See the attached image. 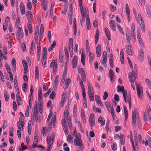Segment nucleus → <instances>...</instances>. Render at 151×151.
I'll use <instances>...</instances> for the list:
<instances>
[{"mask_svg": "<svg viewBox=\"0 0 151 151\" xmlns=\"http://www.w3.org/2000/svg\"><path fill=\"white\" fill-rule=\"evenodd\" d=\"M47 1L45 0H43L41 4V5L43 7V10L46 11L47 10Z\"/></svg>", "mask_w": 151, "mask_h": 151, "instance_id": "nucleus-28", "label": "nucleus"}, {"mask_svg": "<svg viewBox=\"0 0 151 151\" xmlns=\"http://www.w3.org/2000/svg\"><path fill=\"white\" fill-rule=\"evenodd\" d=\"M103 60L101 61V65L104 66H105L106 63L107 61V56H102Z\"/></svg>", "mask_w": 151, "mask_h": 151, "instance_id": "nucleus-30", "label": "nucleus"}, {"mask_svg": "<svg viewBox=\"0 0 151 151\" xmlns=\"http://www.w3.org/2000/svg\"><path fill=\"white\" fill-rule=\"evenodd\" d=\"M137 94L139 98L142 99L143 95L142 87L137 83H135Z\"/></svg>", "mask_w": 151, "mask_h": 151, "instance_id": "nucleus-2", "label": "nucleus"}, {"mask_svg": "<svg viewBox=\"0 0 151 151\" xmlns=\"http://www.w3.org/2000/svg\"><path fill=\"white\" fill-rule=\"evenodd\" d=\"M105 105L107 109L108 110H110L111 109V106L110 102L109 101H106L105 102Z\"/></svg>", "mask_w": 151, "mask_h": 151, "instance_id": "nucleus-48", "label": "nucleus"}, {"mask_svg": "<svg viewBox=\"0 0 151 151\" xmlns=\"http://www.w3.org/2000/svg\"><path fill=\"white\" fill-rule=\"evenodd\" d=\"M115 22L113 20H111L109 22V24L111 26V28L113 31H115L116 30Z\"/></svg>", "mask_w": 151, "mask_h": 151, "instance_id": "nucleus-21", "label": "nucleus"}, {"mask_svg": "<svg viewBox=\"0 0 151 151\" xmlns=\"http://www.w3.org/2000/svg\"><path fill=\"white\" fill-rule=\"evenodd\" d=\"M125 48L127 53L130 56H133V52L131 45L130 44L127 45Z\"/></svg>", "mask_w": 151, "mask_h": 151, "instance_id": "nucleus-8", "label": "nucleus"}, {"mask_svg": "<svg viewBox=\"0 0 151 151\" xmlns=\"http://www.w3.org/2000/svg\"><path fill=\"white\" fill-rule=\"evenodd\" d=\"M94 118V114L93 113L91 114L89 117V122L91 127H93L94 126L95 124V121Z\"/></svg>", "mask_w": 151, "mask_h": 151, "instance_id": "nucleus-13", "label": "nucleus"}, {"mask_svg": "<svg viewBox=\"0 0 151 151\" xmlns=\"http://www.w3.org/2000/svg\"><path fill=\"white\" fill-rule=\"evenodd\" d=\"M98 122L99 123H101V125H104L105 123V121L104 118L101 116L99 118Z\"/></svg>", "mask_w": 151, "mask_h": 151, "instance_id": "nucleus-31", "label": "nucleus"}, {"mask_svg": "<svg viewBox=\"0 0 151 151\" xmlns=\"http://www.w3.org/2000/svg\"><path fill=\"white\" fill-rule=\"evenodd\" d=\"M12 65L13 68V70L15 71L16 68V60L14 58H12Z\"/></svg>", "mask_w": 151, "mask_h": 151, "instance_id": "nucleus-34", "label": "nucleus"}, {"mask_svg": "<svg viewBox=\"0 0 151 151\" xmlns=\"http://www.w3.org/2000/svg\"><path fill=\"white\" fill-rule=\"evenodd\" d=\"M64 118L62 120V123L63 126H65L66 125V121L68 120V111L67 110H65L64 112Z\"/></svg>", "mask_w": 151, "mask_h": 151, "instance_id": "nucleus-7", "label": "nucleus"}, {"mask_svg": "<svg viewBox=\"0 0 151 151\" xmlns=\"http://www.w3.org/2000/svg\"><path fill=\"white\" fill-rule=\"evenodd\" d=\"M8 25V21H6V20L5 21V22H4L3 25V29L4 31H5L7 29V27Z\"/></svg>", "mask_w": 151, "mask_h": 151, "instance_id": "nucleus-46", "label": "nucleus"}, {"mask_svg": "<svg viewBox=\"0 0 151 151\" xmlns=\"http://www.w3.org/2000/svg\"><path fill=\"white\" fill-rule=\"evenodd\" d=\"M88 54H89V62H91L94 58L93 54L91 52H89Z\"/></svg>", "mask_w": 151, "mask_h": 151, "instance_id": "nucleus-42", "label": "nucleus"}, {"mask_svg": "<svg viewBox=\"0 0 151 151\" xmlns=\"http://www.w3.org/2000/svg\"><path fill=\"white\" fill-rule=\"evenodd\" d=\"M109 78L111 81L112 83L113 82V80L114 78V72L112 70L110 69L109 71Z\"/></svg>", "mask_w": 151, "mask_h": 151, "instance_id": "nucleus-27", "label": "nucleus"}, {"mask_svg": "<svg viewBox=\"0 0 151 151\" xmlns=\"http://www.w3.org/2000/svg\"><path fill=\"white\" fill-rule=\"evenodd\" d=\"M117 29L119 30L120 33L123 35H124V31L123 30V28L119 24L117 25Z\"/></svg>", "mask_w": 151, "mask_h": 151, "instance_id": "nucleus-43", "label": "nucleus"}, {"mask_svg": "<svg viewBox=\"0 0 151 151\" xmlns=\"http://www.w3.org/2000/svg\"><path fill=\"white\" fill-rule=\"evenodd\" d=\"M112 149L114 151H115L117 150V145L115 142H114L113 145L111 146Z\"/></svg>", "mask_w": 151, "mask_h": 151, "instance_id": "nucleus-55", "label": "nucleus"}, {"mask_svg": "<svg viewBox=\"0 0 151 151\" xmlns=\"http://www.w3.org/2000/svg\"><path fill=\"white\" fill-rule=\"evenodd\" d=\"M80 8V11L81 16H86V17H87L88 15V8L82 5L79 6Z\"/></svg>", "mask_w": 151, "mask_h": 151, "instance_id": "nucleus-5", "label": "nucleus"}, {"mask_svg": "<svg viewBox=\"0 0 151 151\" xmlns=\"http://www.w3.org/2000/svg\"><path fill=\"white\" fill-rule=\"evenodd\" d=\"M73 13V8L72 6L70 4V6L69 9V14L68 17L69 18V21L70 24H71L72 23V14Z\"/></svg>", "mask_w": 151, "mask_h": 151, "instance_id": "nucleus-9", "label": "nucleus"}, {"mask_svg": "<svg viewBox=\"0 0 151 151\" xmlns=\"http://www.w3.org/2000/svg\"><path fill=\"white\" fill-rule=\"evenodd\" d=\"M120 139L121 144L122 145H124L125 142L124 137L123 135H121V137Z\"/></svg>", "mask_w": 151, "mask_h": 151, "instance_id": "nucleus-61", "label": "nucleus"}, {"mask_svg": "<svg viewBox=\"0 0 151 151\" xmlns=\"http://www.w3.org/2000/svg\"><path fill=\"white\" fill-rule=\"evenodd\" d=\"M5 65L7 72L11 71L10 67L7 63H5Z\"/></svg>", "mask_w": 151, "mask_h": 151, "instance_id": "nucleus-60", "label": "nucleus"}, {"mask_svg": "<svg viewBox=\"0 0 151 151\" xmlns=\"http://www.w3.org/2000/svg\"><path fill=\"white\" fill-rule=\"evenodd\" d=\"M130 136L131 137H130V140L131 141V142L132 145V147L134 151H135V150L134 148V141L133 140V138H132V132L131 131L130 132Z\"/></svg>", "mask_w": 151, "mask_h": 151, "instance_id": "nucleus-38", "label": "nucleus"}, {"mask_svg": "<svg viewBox=\"0 0 151 151\" xmlns=\"http://www.w3.org/2000/svg\"><path fill=\"white\" fill-rule=\"evenodd\" d=\"M129 81H132L133 80H135L136 78V75L135 72L132 71L131 72L129 75Z\"/></svg>", "mask_w": 151, "mask_h": 151, "instance_id": "nucleus-12", "label": "nucleus"}, {"mask_svg": "<svg viewBox=\"0 0 151 151\" xmlns=\"http://www.w3.org/2000/svg\"><path fill=\"white\" fill-rule=\"evenodd\" d=\"M86 56L85 54L82 53L81 61L82 65H85V60Z\"/></svg>", "mask_w": 151, "mask_h": 151, "instance_id": "nucleus-36", "label": "nucleus"}, {"mask_svg": "<svg viewBox=\"0 0 151 151\" xmlns=\"http://www.w3.org/2000/svg\"><path fill=\"white\" fill-rule=\"evenodd\" d=\"M145 82L147 84L149 88L151 89V81L148 79L146 78L145 79Z\"/></svg>", "mask_w": 151, "mask_h": 151, "instance_id": "nucleus-45", "label": "nucleus"}, {"mask_svg": "<svg viewBox=\"0 0 151 151\" xmlns=\"http://www.w3.org/2000/svg\"><path fill=\"white\" fill-rule=\"evenodd\" d=\"M57 60H53L50 64V67L53 68V73L55 74L57 72L58 67Z\"/></svg>", "mask_w": 151, "mask_h": 151, "instance_id": "nucleus-6", "label": "nucleus"}, {"mask_svg": "<svg viewBox=\"0 0 151 151\" xmlns=\"http://www.w3.org/2000/svg\"><path fill=\"white\" fill-rule=\"evenodd\" d=\"M4 96L5 100L6 101H8L9 100V96L7 93V92L6 91H4Z\"/></svg>", "mask_w": 151, "mask_h": 151, "instance_id": "nucleus-49", "label": "nucleus"}, {"mask_svg": "<svg viewBox=\"0 0 151 151\" xmlns=\"http://www.w3.org/2000/svg\"><path fill=\"white\" fill-rule=\"evenodd\" d=\"M78 62V58L76 56H74L72 61V65L73 68H75Z\"/></svg>", "mask_w": 151, "mask_h": 151, "instance_id": "nucleus-14", "label": "nucleus"}, {"mask_svg": "<svg viewBox=\"0 0 151 151\" xmlns=\"http://www.w3.org/2000/svg\"><path fill=\"white\" fill-rule=\"evenodd\" d=\"M137 110L136 109H135L132 112V122L133 125L134 126L136 124V119L139 120V116L137 114Z\"/></svg>", "mask_w": 151, "mask_h": 151, "instance_id": "nucleus-4", "label": "nucleus"}, {"mask_svg": "<svg viewBox=\"0 0 151 151\" xmlns=\"http://www.w3.org/2000/svg\"><path fill=\"white\" fill-rule=\"evenodd\" d=\"M86 25L88 30H89L91 29V24L89 16L88 15L86 18Z\"/></svg>", "mask_w": 151, "mask_h": 151, "instance_id": "nucleus-29", "label": "nucleus"}, {"mask_svg": "<svg viewBox=\"0 0 151 151\" xmlns=\"http://www.w3.org/2000/svg\"><path fill=\"white\" fill-rule=\"evenodd\" d=\"M105 32L108 39L109 40H110L111 38L110 32L107 28H105Z\"/></svg>", "mask_w": 151, "mask_h": 151, "instance_id": "nucleus-20", "label": "nucleus"}, {"mask_svg": "<svg viewBox=\"0 0 151 151\" xmlns=\"http://www.w3.org/2000/svg\"><path fill=\"white\" fill-rule=\"evenodd\" d=\"M27 83H23L22 86V90L25 92H26L27 91Z\"/></svg>", "mask_w": 151, "mask_h": 151, "instance_id": "nucleus-41", "label": "nucleus"}, {"mask_svg": "<svg viewBox=\"0 0 151 151\" xmlns=\"http://www.w3.org/2000/svg\"><path fill=\"white\" fill-rule=\"evenodd\" d=\"M66 92H64L62 96V101H63V102H65L67 99V97L66 96Z\"/></svg>", "mask_w": 151, "mask_h": 151, "instance_id": "nucleus-39", "label": "nucleus"}, {"mask_svg": "<svg viewBox=\"0 0 151 151\" xmlns=\"http://www.w3.org/2000/svg\"><path fill=\"white\" fill-rule=\"evenodd\" d=\"M41 47L40 44H38L37 45V52L38 58H40V56Z\"/></svg>", "mask_w": 151, "mask_h": 151, "instance_id": "nucleus-35", "label": "nucleus"}, {"mask_svg": "<svg viewBox=\"0 0 151 151\" xmlns=\"http://www.w3.org/2000/svg\"><path fill=\"white\" fill-rule=\"evenodd\" d=\"M20 9L21 14L22 15H23L25 14V6L22 2H21L20 3Z\"/></svg>", "mask_w": 151, "mask_h": 151, "instance_id": "nucleus-23", "label": "nucleus"}, {"mask_svg": "<svg viewBox=\"0 0 151 151\" xmlns=\"http://www.w3.org/2000/svg\"><path fill=\"white\" fill-rule=\"evenodd\" d=\"M146 112L147 113L148 117L149 118V120L151 121V116L150 115L151 114V109L150 108L149 106H148L146 107Z\"/></svg>", "mask_w": 151, "mask_h": 151, "instance_id": "nucleus-24", "label": "nucleus"}, {"mask_svg": "<svg viewBox=\"0 0 151 151\" xmlns=\"http://www.w3.org/2000/svg\"><path fill=\"white\" fill-rule=\"evenodd\" d=\"M140 27L142 31L145 32V29L144 23L143 21L141 22L140 24Z\"/></svg>", "mask_w": 151, "mask_h": 151, "instance_id": "nucleus-44", "label": "nucleus"}, {"mask_svg": "<svg viewBox=\"0 0 151 151\" xmlns=\"http://www.w3.org/2000/svg\"><path fill=\"white\" fill-rule=\"evenodd\" d=\"M18 32H17V34H16L18 36V38H19V37L21 38H22L23 37V30L22 29L19 27H18Z\"/></svg>", "mask_w": 151, "mask_h": 151, "instance_id": "nucleus-19", "label": "nucleus"}, {"mask_svg": "<svg viewBox=\"0 0 151 151\" xmlns=\"http://www.w3.org/2000/svg\"><path fill=\"white\" fill-rule=\"evenodd\" d=\"M59 83V76L58 75L56 76L54 81V83L53 85V89L55 90L57 89V86L58 85Z\"/></svg>", "mask_w": 151, "mask_h": 151, "instance_id": "nucleus-11", "label": "nucleus"}, {"mask_svg": "<svg viewBox=\"0 0 151 151\" xmlns=\"http://www.w3.org/2000/svg\"><path fill=\"white\" fill-rule=\"evenodd\" d=\"M137 37L138 39H140L141 38L140 31L139 28L137 29Z\"/></svg>", "mask_w": 151, "mask_h": 151, "instance_id": "nucleus-57", "label": "nucleus"}, {"mask_svg": "<svg viewBox=\"0 0 151 151\" xmlns=\"http://www.w3.org/2000/svg\"><path fill=\"white\" fill-rule=\"evenodd\" d=\"M137 134L136 133L135 131H134V141L135 142V144L136 145H137L138 144V141L137 139Z\"/></svg>", "mask_w": 151, "mask_h": 151, "instance_id": "nucleus-58", "label": "nucleus"}, {"mask_svg": "<svg viewBox=\"0 0 151 151\" xmlns=\"http://www.w3.org/2000/svg\"><path fill=\"white\" fill-rule=\"evenodd\" d=\"M95 100L96 103L101 107H102L104 106V105L101 102V99L98 95H95Z\"/></svg>", "mask_w": 151, "mask_h": 151, "instance_id": "nucleus-15", "label": "nucleus"}, {"mask_svg": "<svg viewBox=\"0 0 151 151\" xmlns=\"http://www.w3.org/2000/svg\"><path fill=\"white\" fill-rule=\"evenodd\" d=\"M31 22L29 21H28L27 26L29 33L30 34L32 32V26L31 24Z\"/></svg>", "mask_w": 151, "mask_h": 151, "instance_id": "nucleus-32", "label": "nucleus"}, {"mask_svg": "<svg viewBox=\"0 0 151 151\" xmlns=\"http://www.w3.org/2000/svg\"><path fill=\"white\" fill-rule=\"evenodd\" d=\"M59 61L60 63H62L63 62V57L62 52H59Z\"/></svg>", "mask_w": 151, "mask_h": 151, "instance_id": "nucleus-52", "label": "nucleus"}, {"mask_svg": "<svg viewBox=\"0 0 151 151\" xmlns=\"http://www.w3.org/2000/svg\"><path fill=\"white\" fill-rule=\"evenodd\" d=\"M35 76L36 78H38L39 77L38 67L36 66L35 67Z\"/></svg>", "mask_w": 151, "mask_h": 151, "instance_id": "nucleus-37", "label": "nucleus"}, {"mask_svg": "<svg viewBox=\"0 0 151 151\" xmlns=\"http://www.w3.org/2000/svg\"><path fill=\"white\" fill-rule=\"evenodd\" d=\"M27 6L29 10H31L32 8L31 3L29 1L28 2V3L27 4Z\"/></svg>", "mask_w": 151, "mask_h": 151, "instance_id": "nucleus-59", "label": "nucleus"}, {"mask_svg": "<svg viewBox=\"0 0 151 151\" xmlns=\"http://www.w3.org/2000/svg\"><path fill=\"white\" fill-rule=\"evenodd\" d=\"M47 51L46 47H44L43 49L42 57H46Z\"/></svg>", "mask_w": 151, "mask_h": 151, "instance_id": "nucleus-50", "label": "nucleus"}, {"mask_svg": "<svg viewBox=\"0 0 151 151\" xmlns=\"http://www.w3.org/2000/svg\"><path fill=\"white\" fill-rule=\"evenodd\" d=\"M54 133H52V134H48L47 138V151H50L53 144L54 139Z\"/></svg>", "mask_w": 151, "mask_h": 151, "instance_id": "nucleus-1", "label": "nucleus"}, {"mask_svg": "<svg viewBox=\"0 0 151 151\" xmlns=\"http://www.w3.org/2000/svg\"><path fill=\"white\" fill-rule=\"evenodd\" d=\"M117 91L118 92L122 91V92L124 90V87H121L120 86L118 85L117 87Z\"/></svg>", "mask_w": 151, "mask_h": 151, "instance_id": "nucleus-56", "label": "nucleus"}, {"mask_svg": "<svg viewBox=\"0 0 151 151\" xmlns=\"http://www.w3.org/2000/svg\"><path fill=\"white\" fill-rule=\"evenodd\" d=\"M55 92L54 91H52L49 97L50 99L54 100L55 98Z\"/></svg>", "mask_w": 151, "mask_h": 151, "instance_id": "nucleus-54", "label": "nucleus"}, {"mask_svg": "<svg viewBox=\"0 0 151 151\" xmlns=\"http://www.w3.org/2000/svg\"><path fill=\"white\" fill-rule=\"evenodd\" d=\"M66 74L67 72L65 70L63 73V75L61 81V82L60 83H61V82H62V84L63 83L64 81H65V77L66 76Z\"/></svg>", "mask_w": 151, "mask_h": 151, "instance_id": "nucleus-40", "label": "nucleus"}, {"mask_svg": "<svg viewBox=\"0 0 151 151\" xmlns=\"http://www.w3.org/2000/svg\"><path fill=\"white\" fill-rule=\"evenodd\" d=\"M38 143V138H34L32 147H37V144Z\"/></svg>", "mask_w": 151, "mask_h": 151, "instance_id": "nucleus-47", "label": "nucleus"}, {"mask_svg": "<svg viewBox=\"0 0 151 151\" xmlns=\"http://www.w3.org/2000/svg\"><path fill=\"white\" fill-rule=\"evenodd\" d=\"M109 62L110 66L112 68H113V55L112 53H111L109 56Z\"/></svg>", "mask_w": 151, "mask_h": 151, "instance_id": "nucleus-17", "label": "nucleus"}, {"mask_svg": "<svg viewBox=\"0 0 151 151\" xmlns=\"http://www.w3.org/2000/svg\"><path fill=\"white\" fill-rule=\"evenodd\" d=\"M56 116H54L52 119L51 121L49 123L48 126L49 128H51L52 125V123H53L54 127H55V124L56 123Z\"/></svg>", "mask_w": 151, "mask_h": 151, "instance_id": "nucleus-16", "label": "nucleus"}, {"mask_svg": "<svg viewBox=\"0 0 151 151\" xmlns=\"http://www.w3.org/2000/svg\"><path fill=\"white\" fill-rule=\"evenodd\" d=\"M17 125L19 129L21 131L23 130V127L24 126V122H18Z\"/></svg>", "mask_w": 151, "mask_h": 151, "instance_id": "nucleus-25", "label": "nucleus"}, {"mask_svg": "<svg viewBox=\"0 0 151 151\" xmlns=\"http://www.w3.org/2000/svg\"><path fill=\"white\" fill-rule=\"evenodd\" d=\"M81 137L80 135L76 136L75 138L74 139V143L75 146H78L79 148L81 150H82L83 148V145L81 143Z\"/></svg>", "mask_w": 151, "mask_h": 151, "instance_id": "nucleus-3", "label": "nucleus"}, {"mask_svg": "<svg viewBox=\"0 0 151 151\" xmlns=\"http://www.w3.org/2000/svg\"><path fill=\"white\" fill-rule=\"evenodd\" d=\"M67 140L68 142L70 143L73 142V137L71 135H69L67 137Z\"/></svg>", "mask_w": 151, "mask_h": 151, "instance_id": "nucleus-51", "label": "nucleus"}, {"mask_svg": "<svg viewBox=\"0 0 151 151\" xmlns=\"http://www.w3.org/2000/svg\"><path fill=\"white\" fill-rule=\"evenodd\" d=\"M99 31L98 29H97L96 30V34L95 35V43L96 45L98 43V40L99 39Z\"/></svg>", "mask_w": 151, "mask_h": 151, "instance_id": "nucleus-26", "label": "nucleus"}, {"mask_svg": "<svg viewBox=\"0 0 151 151\" xmlns=\"http://www.w3.org/2000/svg\"><path fill=\"white\" fill-rule=\"evenodd\" d=\"M22 50L24 52L26 50V44L24 42H23L22 43Z\"/></svg>", "mask_w": 151, "mask_h": 151, "instance_id": "nucleus-64", "label": "nucleus"}, {"mask_svg": "<svg viewBox=\"0 0 151 151\" xmlns=\"http://www.w3.org/2000/svg\"><path fill=\"white\" fill-rule=\"evenodd\" d=\"M144 54L143 50L142 48H141L139 50L138 57L139 61L142 62L143 60Z\"/></svg>", "mask_w": 151, "mask_h": 151, "instance_id": "nucleus-10", "label": "nucleus"}, {"mask_svg": "<svg viewBox=\"0 0 151 151\" xmlns=\"http://www.w3.org/2000/svg\"><path fill=\"white\" fill-rule=\"evenodd\" d=\"M52 111H51L50 112V113L48 115V118L46 120V123L48 122H49L50 119L52 117Z\"/></svg>", "mask_w": 151, "mask_h": 151, "instance_id": "nucleus-63", "label": "nucleus"}, {"mask_svg": "<svg viewBox=\"0 0 151 151\" xmlns=\"http://www.w3.org/2000/svg\"><path fill=\"white\" fill-rule=\"evenodd\" d=\"M125 11L126 14H130V11L128 4H126Z\"/></svg>", "mask_w": 151, "mask_h": 151, "instance_id": "nucleus-62", "label": "nucleus"}, {"mask_svg": "<svg viewBox=\"0 0 151 151\" xmlns=\"http://www.w3.org/2000/svg\"><path fill=\"white\" fill-rule=\"evenodd\" d=\"M26 16L28 19V21L31 22L32 20V12H31L27 11L26 12Z\"/></svg>", "mask_w": 151, "mask_h": 151, "instance_id": "nucleus-22", "label": "nucleus"}, {"mask_svg": "<svg viewBox=\"0 0 151 151\" xmlns=\"http://www.w3.org/2000/svg\"><path fill=\"white\" fill-rule=\"evenodd\" d=\"M131 32L133 38H134L135 39V25L134 23H133L131 26Z\"/></svg>", "mask_w": 151, "mask_h": 151, "instance_id": "nucleus-18", "label": "nucleus"}, {"mask_svg": "<svg viewBox=\"0 0 151 151\" xmlns=\"http://www.w3.org/2000/svg\"><path fill=\"white\" fill-rule=\"evenodd\" d=\"M38 99L40 101H41L42 99V90L41 88H39L38 92Z\"/></svg>", "mask_w": 151, "mask_h": 151, "instance_id": "nucleus-33", "label": "nucleus"}, {"mask_svg": "<svg viewBox=\"0 0 151 151\" xmlns=\"http://www.w3.org/2000/svg\"><path fill=\"white\" fill-rule=\"evenodd\" d=\"M123 93V96L124 98L125 101V102H126L127 100H126V97L127 96V91H125L124 90L122 92Z\"/></svg>", "mask_w": 151, "mask_h": 151, "instance_id": "nucleus-53", "label": "nucleus"}]
</instances>
